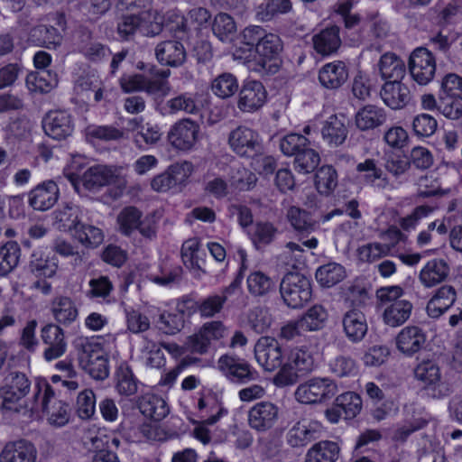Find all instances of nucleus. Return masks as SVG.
Segmentation results:
<instances>
[{
    "instance_id": "9d476101",
    "label": "nucleus",
    "mask_w": 462,
    "mask_h": 462,
    "mask_svg": "<svg viewBox=\"0 0 462 462\" xmlns=\"http://www.w3.org/2000/svg\"><path fill=\"white\" fill-rule=\"evenodd\" d=\"M254 357L265 371L281 370L285 365L288 352L272 337H261L254 345Z\"/></svg>"
},
{
    "instance_id": "f704fd0d",
    "label": "nucleus",
    "mask_w": 462,
    "mask_h": 462,
    "mask_svg": "<svg viewBox=\"0 0 462 462\" xmlns=\"http://www.w3.org/2000/svg\"><path fill=\"white\" fill-rule=\"evenodd\" d=\"M457 296V291L451 285L445 284L438 288L427 303L429 316L439 318L454 305Z\"/></svg>"
},
{
    "instance_id": "6e6d98bb",
    "label": "nucleus",
    "mask_w": 462,
    "mask_h": 462,
    "mask_svg": "<svg viewBox=\"0 0 462 462\" xmlns=\"http://www.w3.org/2000/svg\"><path fill=\"white\" fill-rule=\"evenodd\" d=\"M21 248L17 242L8 241L0 247V276H5L18 264Z\"/></svg>"
},
{
    "instance_id": "bb28decb",
    "label": "nucleus",
    "mask_w": 462,
    "mask_h": 462,
    "mask_svg": "<svg viewBox=\"0 0 462 462\" xmlns=\"http://www.w3.org/2000/svg\"><path fill=\"white\" fill-rule=\"evenodd\" d=\"M266 34L265 30L259 25L245 27L239 35L238 44L235 47V59L246 64V60L253 57L254 50Z\"/></svg>"
},
{
    "instance_id": "b1692460",
    "label": "nucleus",
    "mask_w": 462,
    "mask_h": 462,
    "mask_svg": "<svg viewBox=\"0 0 462 462\" xmlns=\"http://www.w3.org/2000/svg\"><path fill=\"white\" fill-rule=\"evenodd\" d=\"M199 126L191 120H183L176 123L168 134L170 143L179 151L190 150L197 139Z\"/></svg>"
},
{
    "instance_id": "bf43d9fd",
    "label": "nucleus",
    "mask_w": 462,
    "mask_h": 462,
    "mask_svg": "<svg viewBox=\"0 0 462 462\" xmlns=\"http://www.w3.org/2000/svg\"><path fill=\"white\" fill-rule=\"evenodd\" d=\"M80 244L88 248H96L104 241L102 229L93 225L79 224L72 235Z\"/></svg>"
},
{
    "instance_id": "09e8293b",
    "label": "nucleus",
    "mask_w": 462,
    "mask_h": 462,
    "mask_svg": "<svg viewBox=\"0 0 462 462\" xmlns=\"http://www.w3.org/2000/svg\"><path fill=\"white\" fill-rule=\"evenodd\" d=\"M53 215L56 227L60 231L69 232L71 235L81 223L79 217V208L71 204H66L59 208Z\"/></svg>"
},
{
    "instance_id": "7c9ffc66",
    "label": "nucleus",
    "mask_w": 462,
    "mask_h": 462,
    "mask_svg": "<svg viewBox=\"0 0 462 462\" xmlns=\"http://www.w3.org/2000/svg\"><path fill=\"white\" fill-rule=\"evenodd\" d=\"M415 377L424 384V388L431 391L433 397H441V374L439 365L432 360H423L414 369Z\"/></svg>"
},
{
    "instance_id": "4c0bfd02",
    "label": "nucleus",
    "mask_w": 462,
    "mask_h": 462,
    "mask_svg": "<svg viewBox=\"0 0 462 462\" xmlns=\"http://www.w3.org/2000/svg\"><path fill=\"white\" fill-rule=\"evenodd\" d=\"M141 381L134 374V371L127 361H122L116 368L115 388L121 396L129 397L134 395Z\"/></svg>"
},
{
    "instance_id": "20e7f679",
    "label": "nucleus",
    "mask_w": 462,
    "mask_h": 462,
    "mask_svg": "<svg viewBox=\"0 0 462 462\" xmlns=\"http://www.w3.org/2000/svg\"><path fill=\"white\" fill-rule=\"evenodd\" d=\"M314 368L313 350L310 346H296L289 350L285 365L278 370L273 383L278 387L293 385L300 375Z\"/></svg>"
},
{
    "instance_id": "de8ad7c7",
    "label": "nucleus",
    "mask_w": 462,
    "mask_h": 462,
    "mask_svg": "<svg viewBox=\"0 0 462 462\" xmlns=\"http://www.w3.org/2000/svg\"><path fill=\"white\" fill-rule=\"evenodd\" d=\"M339 453L340 448L337 442L321 440L308 450L305 462H336Z\"/></svg>"
},
{
    "instance_id": "412c9836",
    "label": "nucleus",
    "mask_w": 462,
    "mask_h": 462,
    "mask_svg": "<svg viewBox=\"0 0 462 462\" xmlns=\"http://www.w3.org/2000/svg\"><path fill=\"white\" fill-rule=\"evenodd\" d=\"M117 180L118 175L110 166L95 164L83 172L80 187L89 192H98L104 187L115 184Z\"/></svg>"
},
{
    "instance_id": "a211bd4d",
    "label": "nucleus",
    "mask_w": 462,
    "mask_h": 462,
    "mask_svg": "<svg viewBox=\"0 0 462 462\" xmlns=\"http://www.w3.org/2000/svg\"><path fill=\"white\" fill-rule=\"evenodd\" d=\"M228 142L236 153L247 158H254L261 149L258 133L243 125L230 133Z\"/></svg>"
},
{
    "instance_id": "2f4dec72",
    "label": "nucleus",
    "mask_w": 462,
    "mask_h": 462,
    "mask_svg": "<svg viewBox=\"0 0 462 462\" xmlns=\"http://www.w3.org/2000/svg\"><path fill=\"white\" fill-rule=\"evenodd\" d=\"M312 42L313 49L318 54L330 56L341 46L340 28L337 25L327 26L313 35Z\"/></svg>"
},
{
    "instance_id": "f03ea898",
    "label": "nucleus",
    "mask_w": 462,
    "mask_h": 462,
    "mask_svg": "<svg viewBox=\"0 0 462 462\" xmlns=\"http://www.w3.org/2000/svg\"><path fill=\"white\" fill-rule=\"evenodd\" d=\"M280 149L284 155L294 157V169L299 173H310L319 164V152L311 147L310 141L304 134H286L280 141Z\"/></svg>"
},
{
    "instance_id": "13d9d810",
    "label": "nucleus",
    "mask_w": 462,
    "mask_h": 462,
    "mask_svg": "<svg viewBox=\"0 0 462 462\" xmlns=\"http://www.w3.org/2000/svg\"><path fill=\"white\" fill-rule=\"evenodd\" d=\"M142 212L134 206L124 208L117 217L119 231L129 236L142 226Z\"/></svg>"
},
{
    "instance_id": "69168bd1",
    "label": "nucleus",
    "mask_w": 462,
    "mask_h": 462,
    "mask_svg": "<svg viewBox=\"0 0 462 462\" xmlns=\"http://www.w3.org/2000/svg\"><path fill=\"white\" fill-rule=\"evenodd\" d=\"M336 405L343 411L345 420H352L362 409V399L355 392H346L336 398Z\"/></svg>"
},
{
    "instance_id": "ea45409f",
    "label": "nucleus",
    "mask_w": 462,
    "mask_h": 462,
    "mask_svg": "<svg viewBox=\"0 0 462 462\" xmlns=\"http://www.w3.org/2000/svg\"><path fill=\"white\" fill-rule=\"evenodd\" d=\"M387 119L384 108L375 105H365L356 113L355 123L360 131L374 130L383 125Z\"/></svg>"
},
{
    "instance_id": "5fc2aeb1",
    "label": "nucleus",
    "mask_w": 462,
    "mask_h": 462,
    "mask_svg": "<svg viewBox=\"0 0 462 462\" xmlns=\"http://www.w3.org/2000/svg\"><path fill=\"white\" fill-rule=\"evenodd\" d=\"M321 134L323 140L329 145L337 146L345 142L347 136V129L337 116H331L324 123Z\"/></svg>"
},
{
    "instance_id": "49530a36",
    "label": "nucleus",
    "mask_w": 462,
    "mask_h": 462,
    "mask_svg": "<svg viewBox=\"0 0 462 462\" xmlns=\"http://www.w3.org/2000/svg\"><path fill=\"white\" fill-rule=\"evenodd\" d=\"M383 308V320L384 324L396 328L402 326L409 319L412 310V304L409 300H397Z\"/></svg>"
},
{
    "instance_id": "473e14b6",
    "label": "nucleus",
    "mask_w": 462,
    "mask_h": 462,
    "mask_svg": "<svg viewBox=\"0 0 462 462\" xmlns=\"http://www.w3.org/2000/svg\"><path fill=\"white\" fill-rule=\"evenodd\" d=\"M155 55L158 61L164 66L179 67L187 58L186 50L180 41L168 40L157 44Z\"/></svg>"
},
{
    "instance_id": "72a5a7b5",
    "label": "nucleus",
    "mask_w": 462,
    "mask_h": 462,
    "mask_svg": "<svg viewBox=\"0 0 462 462\" xmlns=\"http://www.w3.org/2000/svg\"><path fill=\"white\" fill-rule=\"evenodd\" d=\"M128 125L133 131H136V134L134 135V142L139 149L147 150L161 139L162 133L160 127L151 123L143 125V117L131 119Z\"/></svg>"
},
{
    "instance_id": "e433bc0d",
    "label": "nucleus",
    "mask_w": 462,
    "mask_h": 462,
    "mask_svg": "<svg viewBox=\"0 0 462 462\" xmlns=\"http://www.w3.org/2000/svg\"><path fill=\"white\" fill-rule=\"evenodd\" d=\"M356 171L357 179L364 185L385 189L389 184L386 174L377 165L374 159L367 158L364 162H359L356 167Z\"/></svg>"
},
{
    "instance_id": "dca6fc26",
    "label": "nucleus",
    "mask_w": 462,
    "mask_h": 462,
    "mask_svg": "<svg viewBox=\"0 0 462 462\" xmlns=\"http://www.w3.org/2000/svg\"><path fill=\"white\" fill-rule=\"evenodd\" d=\"M44 133L54 140H65L75 129L73 116L66 110L49 111L42 118Z\"/></svg>"
},
{
    "instance_id": "393cba45",
    "label": "nucleus",
    "mask_w": 462,
    "mask_h": 462,
    "mask_svg": "<svg viewBox=\"0 0 462 462\" xmlns=\"http://www.w3.org/2000/svg\"><path fill=\"white\" fill-rule=\"evenodd\" d=\"M60 197L58 184L52 180H45L28 194V203L34 210L46 211L52 208Z\"/></svg>"
},
{
    "instance_id": "6ab92c4d",
    "label": "nucleus",
    "mask_w": 462,
    "mask_h": 462,
    "mask_svg": "<svg viewBox=\"0 0 462 462\" xmlns=\"http://www.w3.org/2000/svg\"><path fill=\"white\" fill-rule=\"evenodd\" d=\"M41 339L46 346L43 357L46 361H52L62 356L67 350V340L64 330L60 325L48 323L41 328Z\"/></svg>"
},
{
    "instance_id": "3c124183",
    "label": "nucleus",
    "mask_w": 462,
    "mask_h": 462,
    "mask_svg": "<svg viewBox=\"0 0 462 462\" xmlns=\"http://www.w3.org/2000/svg\"><path fill=\"white\" fill-rule=\"evenodd\" d=\"M389 23L378 13L368 14L362 23L363 39H383L388 35Z\"/></svg>"
},
{
    "instance_id": "f3484780",
    "label": "nucleus",
    "mask_w": 462,
    "mask_h": 462,
    "mask_svg": "<svg viewBox=\"0 0 462 462\" xmlns=\"http://www.w3.org/2000/svg\"><path fill=\"white\" fill-rule=\"evenodd\" d=\"M279 417V408L271 402L262 401L250 408L247 414L249 427L263 433L274 427Z\"/></svg>"
},
{
    "instance_id": "603ef678",
    "label": "nucleus",
    "mask_w": 462,
    "mask_h": 462,
    "mask_svg": "<svg viewBox=\"0 0 462 462\" xmlns=\"http://www.w3.org/2000/svg\"><path fill=\"white\" fill-rule=\"evenodd\" d=\"M88 159L85 155L73 154L63 168V175L76 191H79L83 172L88 168Z\"/></svg>"
},
{
    "instance_id": "37998d69",
    "label": "nucleus",
    "mask_w": 462,
    "mask_h": 462,
    "mask_svg": "<svg viewBox=\"0 0 462 462\" xmlns=\"http://www.w3.org/2000/svg\"><path fill=\"white\" fill-rule=\"evenodd\" d=\"M246 286L249 294L262 298L276 291L278 281L262 271H253L246 278Z\"/></svg>"
},
{
    "instance_id": "0e129e2a",
    "label": "nucleus",
    "mask_w": 462,
    "mask_h": 462,
    "mask_svg": "<svg viewBox=\"0 0 462 462\" xmlns=\"http://www.w3.org/2000/svg\"><path fill=\"white\" fill-rule=\"evenodd\" d=\"M327 311L320 305H314L310 308L306 313L299 317L303 329L308 331H318L325 326L327 320Z\"/></svg>"
},
{
    "instance_id": "c9c22d12",
    "label": "nucleus",
    "mask_w": 462,
    "mask_h": 462,
    "mask_svg": "<svg viewBox=\"0 0 462 462\" xmlns=\"http://www.w3.org/2000/svg\"><path fill=\"white\" fill-rule=\"evenodd\" d=\"M348 78V69L344 61L334 60L323 65L319 71V81L328 89L340 88Z\"/></svg>"
},
{
    "instance_id": "aec40b11",
    "label": "nucleus",
    "mask_w": 462,
    "mask_h": 462,
    "mask_svg": "<svg viewBox=\"0 0 462 462\" xmlns=\"http://www.w3.org/2000/svg\"><path fill=\"white\" fill-rule=\"evenodd\" d=\"M54 25L39 24L30 32V39L39 46L51 48L60 43L61 34L59 28L64 30L66 27V17L63 13H56L51 16Z\"/></svg>"
},
{
    "instance_id": "423d86ee",
    "label": "nucleus",
    "mask_w": 462,
    "mask_h": 462,
    "mask_svg": "<svg viewBox=\"0 0 462 462\" xmlns=\"http://www.w3.org/2000/svg\"><path fill=\"white\" fill-rule=\"evenodd\" d=\"M32 383L25 374L17 371H12L6 374L0 386V410L3 411L20 412L21 409L30 402L25 401V397L31 390Z\"/></svg>"
},
{
    "instance_id": "2eb2a0df",
    "label": "nucleus",
    "mask_w": 462,
    "mask_h": 462,
    "mask_svg": "<svg viewBox=\"0 0 462 462\" xmlns=\"http://www.w3.org/2000/svg\"><path fill=\"white\" fill-rule=\"evenodd\" d=\"M59 261L55 254H37L33 253L29 267L32 274L37 278L33 287L41 290L44 294H49L51 291V284L47 281L48 278L53 277L58 270Z\"/></svg>"
},
{
    "instance_id": "4d7b16f0",
    "label": "nucleus",
    "mask_w": 462,
    "mask_h": 462,
    "mask_svg": "<svg viewBox=\"0 0 462 462\" xmlns=\"http://www.w3.org/2000/svg\"><path fill=\"white\" fill-rule=\"evenodd\" d=\"M97 399L92 389H84L79 393L76 400V413L83 420L97 419Z\"/></svg>"
},
{
    "instance_id": "a878e982",
    "label": "nucleus",
    "mask_w": 462,
    "mask_h": 462,
    "mask_svg": "<svg viewBox=\"0 0 462 462\" xmlns=\"http://www.w3.org/2000/svg\"><path fill=\"white\" fill-rule=\"evenodd\" d=\"M37 448L25 439L8 441L0 452V462H36Z\"/></svg>"
},
{
    "instance_id": "a19ab883",
    "label": "nucleus",
    "mask_w": 462,
    "mask_h": 462,
    "mask_svg": "<svg viewBox=\"0 0 462 462\" xmlns=\"http://www.w3.org/2000/svg\"><path fill=\"white\" fill-rule=\"evenodd\" d=\"M342 295L345 303L356 310L365 308L371 300L369 290L365 281L360 278L348 282L342 291Z\"/></svg>"
},
{
    "instance_id": "a18cd8bd",
    "label": "nucleus",
    "mask_w": 462,
    "mask_h": 462,
    "mask_svg": "<svg viewBox=\"0 0 462 462\" xmlns=\"http://www.w3.org/2000/svg\"><path fill=\"white\" fill-rule=\"evenodd\" d=\"M378 66L381 77L385 81L402 80L405 77L406 65L395 53L386 52L383 54Z\"/></svg>"
},
{
    "instance_id": "c03bdc74",
    "label": "nucleus",
    "mask_w": 462,
    "mask_h": 462,
    "mask_svg": "<svg viewBox=\"0 0 462 462\" xmlns=\"http://www.w3.org/2000/svg\"><path fill=\"white\" fill-rule=\"evenodd\" d=\"M51 310L58 325L65 327L71 325L79 316L75 302L67 296L56 297L51 302Z\"/></svg>"
},
{
    "instance_id": "79ce46f5",
    "label": "nucleus",
    "mask_w": 462,
    "mask_h": 462,
    "mask_svg": "<svg viewBox=\"0 0 462 462\" xmlns=\"http://www.w3.org/2000/svg\"><path fill=\"white\" fill-rule=\"evenodd\" d=\"M342 322L346 336L352 342L361 341L367 333L366 319L361 310H349L345 313Z\"/></svg>"
},
{
    "instance_id": "6e6552de",
    "label": "nucleus",
    "mask_w": 462,
    "mask_h": 462,
    "mask_svg": "<svg viewBox=\"0 0 462 462\" xmlns=\"http://www.w3.org/2000/svg\"><path fill=\"white\" fill-rule=\"evenodd\" d=\"M280 292L289 308L300 309L311 300V283L307 277L299 273H288L281 281Z\"/></svg>"
},
{
    "instance_id": "338daca9",
    "label": "nucleus",
    "mask_w": 462,
    "mask_h": 462,
    "mask_svg": "<svg viewBox=\"0 0 462 462\" xmlns=\"http://www.w3.org/2000/svg\"><path fill=\"white\" fill-rule=\"evenodd\" d=\"M185 322L186 319L176 309L164 310L159 318L161 329L169 335L180 332L184 328Z\"/></svg>"
},
{
    "instance_id": "cd10ccee",
    "label": "nucleus",
    "mask_w": 462,
    "mask_h": 462,
    "mask_svg": "<svg viewBox=\"0 0 462 462\" xmlns=\"http://www.w3.org/2000/svg\"><path fill=\"white\" fill-rule=\"evenodd\" d=\"M427 342L426 332L419 326H407L396 336V347L406 356L422 350Z\"/></svg>"
},
{
    "instance_id": "864d4df0",
    "label": "nucleus",
    "mask_w": 462,
    "mask_h": 462,
    "mask_svg": "<svg viewBox=\"0 0 462 462\" xmlns=\"http://www.w3.org/2000/svg\"><path fill=\"white\" fill-rule=\"evenodd\" d=\"M315 277L321 287L331 288L345 279L346 269L340 263H328L318 268Z\"/></svg>"
},
{
    "instance_id": "052dcab7",
    "label": "nucleus",
    "mask_w": 462,
    "mask_h": 462,
    "mask_svg": "<svg viewBox=\"0 0 462 462\" xmlns=\"http://www.w3.org/2000/svg\"><path fill=\"white\" fill-rule=\"evenodd\" d=\"M292 8L291 0H265L257 7V17L262 21H271L278 14L289 13Z\"/></svg>"
},
{
    "instance_id": "f257e3e1",
    "label": "nucleus",
    "mask_w": 462,
    "mask_h": 462,
    "mask_svg": "<svg viewBox=\"0 0 462 462\" xmlns=\"http://www.w3.org/2000/svg\"><path fill=\"white\" fill-rule=\"evenodd\" d=\"M26 407L32 413L42 411L49 424L55 427H63L69 420V403L57 400L51 385L42 378L36 380L32 398Z\"/></svg>"
},
{
    "instance_id": "f8f14e48",
    "label": "nucleus",
    "mask_w": 462,
    "mask_h": 462,
    "mask_svg": "<svg viewBox=\"0 0 462 462\" xmlns=\"http://www.w3.org/2000/svg\"><path fill=\"white\" fill-rule=\"evenodd\" d=\"M218 367L225 376L234 383L245 384L259 379V373L245 359L236 356L223 355L218 359Z\"/></svg>"
},
{
    "instance_id": "9b49d317",
    "label": "nucleus",
    "mask_w": 462,
    "mask_h": 462,
    "mask_svg": "<svg viewBox=\"0 0 462 462\" xmlns=\"http://www.w3.org/2000/svg\"><path fill=\"white\" fill-rule=\"evenodd\" d=\"M337 389V384L328 378H312L297 387L295 397L306 404L325 402L336 394Z\"/></svg>"
},
{
    "instance_id": "4be33fe9",
    "label": "nucleus",
    "mask_w": 462,
    "mask_h": 462,
    "mask_svg": "<svg viewBox=\"0 0 462 462\" xmlns=\"http://www.w3.org/2000/svg\"><path fill=\"white\" fill-rule=\"evenodd\" d=\"M267 99V92L259 80H245L239 92L238 107L243 112H254L262 107Z\"/></svg>"
},
{
    "instance_id": "39448f33",
    "label": "nucleus",
    "mask_w": 462,
    "mask_h": 462,
    "mask_svg": "<svg viewBox=\"0 0 462 462\" xmlns=\"http://www.w3.org/2000/svg\"><path fill=\"white\" fill-rule=\"evenodd\" d=\"M79 366L95 380H105L109 375V359L99 343L79 337L74 341Z\"/></svg>"
},
{
    "instance_id": "5701e85b",
    "label": "nucleus",
    "mask_w": 462,
    "mask_h": 462,
    "mask_svg": "<svg viewBox=\"0 0 462 462\" xmlns=\"http://www.w3.org/2000/svg\"><path fill=\"white\" fill-rule=\"evenodd\" d=\"M138 69L145 74L144 91L148 94L166 96L171 88L168 78L169 69H160L155 64L140 62Z\"/></svg>"
},
{
    "instance_id": "1a4fd4ad",
    "label": "nucleus",
    "mask_w": 462,
    "mask_h": 462,
    "mask_svg": "<svg viewBox=\"0 0 462 462\" xmlns=\"http://www.w3.org/2000/svg\"><path fill=\"white\" fill-rule=\"evenodd\" d=\"M192 171L193 165L189 162L172 163L163 172L152 179L151 188L161 193H179L187 185Z\"/></svg>"
},
{
    "instance_id": "774afa93",
    "label": "nucleus",
    "mask_w": 462,
    "mask_h": 462,
    "mask_svg": "<svg viewBox=\"0 0 462 462\" xmlns=\"http://www.w3.org/2000/svg\"><path fill=\"white\" fill-rule=\"evenodd\" d=\"M212 31L220 41L225 42L236 31V24L231 15L220 13L214 19Z\"/></svg>"
},
{
    "instance_id": "e2e57ef3",
    "label": "nucleus",
    "mask_w": 462,
    "mask_h": 462,
    "mask_svg": "<svg viewBox=\"0 0 462 462\" xmlns=\"http://www.w3.org/2000/svg\"><path fill=\"white\" fill-rule=\"evenodd\" d=\"M238 87L236 77L229 72L218 75L211 84L212 92L221 98H227L235 95Z\"/></svg>"
},
{
    "instance_id": "4468645a",
    "label": "nucleus",
    "mask_w": 462,
    "mask_h": 462,
    "mask_svg": "<svg viewBox=\"0 0 462 462\" xmlns=\"http://www.w3.org/2000/svg\"><path fill=\"white\" fill-rule=\"evenodd\" d=\"M322 423L310 418H301L293 422L286 433V442L291 448H303L318 439L322 432Z\"/></svg>"
},
{
    "instance_id": "58836bf2",
    "label": "nucleus",
    "mask_w": 462,
    "mask_h": 462,
    "mask_svg": "<svg viewBox=\"0 0 462 462\" xmlns=\"http://www.w3.org/2000/svg\"><path fill=\"white\" fill-rule=\"evenodd\" d=\"M450 273L448 262L441 258L429 260L420 273V282L428 288L446 281Z\"/></svg>"
},
{
    "instance_id": "0eeeda50",
    "label": "nucleus",
    "mask_w": 462,
    "mask_h": 462,
    "mask_svg": "<svg viewBox=\"0 0 462 462\" xmlns=\"http://www.w3.org/2000/svg\"><path fill=\"white\" fill-rule=\"evenodd\" d=\"M439 112L446 118L457 120L462 117V77L456 73L447 74L441 80Z\"/></svg>"
},
{
    "instance_id": "680f3d73",
    "label": "nucleus",
    "mask_w": 462,
    "mask_h": 462,
    "mask_svg": "<svg viewBox=\"0 0 462 462\" xmlns=\"http://www.w3.org/2000/svg\"><path fill=\"white\" fill-rule=\"evenodd\" d=\"M315 187L321 195H329L337 185V173L333 166L326 165L315 174Z\"/></svg>"
},
{
    "instance_id": "8fccbe9b",
    "label": "nucleus",
    "mask_w": 462,
    "mask_h": 462,
    "mask_svg": "<svg viewBox=\"0 0 462 462\" xmlns=\"http://www.w3.org/2000/svg\"><path fill=\"white\" fill-rule=\"evenodd\" d=\"M287 217L299 236H306L315 230L317 223L312 215L305 209L292 206L288 210Z\"/></svg>"
},
{
    "instance_id": "c756f323",
    "label": "nucleus",
    "mask_w": 462,
    "mask_h": 462,
    "mask_svg": "<svg viewBox=\"0 0 462 462\" xmlns=\"http://www.w3.org/2000/svg\"><path fill=\"white\" fill-rule=\"evenodd\" d=\"M136 407L147 419L153 421L162 420L170 412L166 401L154 393H145L138 397Z\"/></svg>"
},
{
    "instance_id": "c85d7f7f",
    "label": "nucleus",
    "mask_w": 462,
    "mask_h": 462,
    "mask_svg": "<svg viewBox=\"0 0 462 462\" xmlns=\"http://www.w3.org/2000/svg\"><path fill=\"white\" fill-rule=\"evenodd\" d=\"M383 103L392 109H402L411 104L412 95L402 80L385 81L380 90Z\"/></svg>"
},
{
    "instance_id": "ddd939ff",
    "label": "nucleus",
    "mask_w": 462,
    "mask_h": 462,
    "mask_svg": "<svg viewBox=\"0 0 462 462\" xmlns=\"http://www.w3.org/2000/svg\"><path fill=\"white\" fill-rule=\"evenodd\" d=\"M436 58L427 48H416L409 58V72L419 85L430 83L436 73Z\"/></svg>"
},
{
    "instance_id": "7ed1b4c3",
    "label": "nucleus",
    "mask_w": 462,
    "mask_h": 462,
    "mask_svg": "<svg viewBox=\"0 0 462 462\" xmlns=\"http://www.w3.org/2000/svg\"><path fill=\"white\" fill-rule=\"evenodd\" d=\"M282 49L281 38L274 33H267L245 65L262 77L274 75L281 68L280 54Z\"/></svg>"
}]
</instances>
